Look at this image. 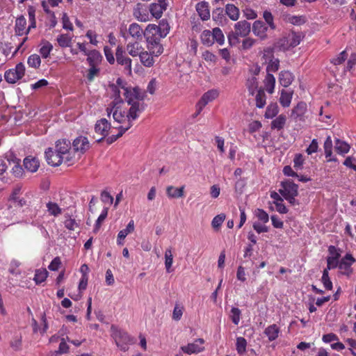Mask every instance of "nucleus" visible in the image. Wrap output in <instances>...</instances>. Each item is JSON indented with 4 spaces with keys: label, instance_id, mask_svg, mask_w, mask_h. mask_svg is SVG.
<instances>
[{
    "label": "nucleus",
    "instance_id": "f257e3e1",
    "mask_svg": "<svg viewBox=\"0 0 356 356\" xmlns=\"http://www.w3.org/2000/svg\"><path fill=\"white\" fill-rule=\"evenodd\" d=\"M124 89V96L125 100L129 105L131 106L128 114V121L134 120L138 118V112H141L144 110V104H140L137 100H143L145 99V93H141L138 87L135 88H126L122 86Z\"/></svg>",
    "mask_w": 356,
    "mask_h": 356
},
{
    "label": "nucleus",
    "instance_id": "f03ea898",
    "mask_svg": "<svg viewBox=\"0 0 356 356\" xmlns=\"http://www.w3.org/2000/svg\"><path fill=\"white\" fill-rule=\"evenodd\" d=\"M155 29V24H148L144 31V37L146 39L147 49L151 54L159 56L163 51V47L160 43L163 36H160V33Z\"/></svg>",
    "mask_w": 356,
    "mask_h": 356
},
{
    "label": "nucleus",
    "instance_id": "7ed1b4c3",
    "mask_svg": "<svg viewBox=\"0 0 356 356\" xmlns=\"http://www.w3.org/2000/svg\"><path fill=\"white\" fill-rule=\"evenodd\" d=\"M234 31H231L227 35L229 44L235 46L239 43L238 37L245 38L251 31V24L246 20H241L234 24Z\"/></svg>",
    "mask_w": 356,
    "mask_h": 356
},
{
    "label": "nucleus",
    "instance_id": "20e7f679",
    "mask_svg": "<svg viewBox=\"0 0 356 356\" xmlns=\"http://www.w3.org/2000/svg\"><path fill=\"white\" fill-rule=\"evenodd\" d=\"M112 331V337L118 347L122 351H127L129 349V345L134 343V339L124 331L118 330L115 325L111 327Z\"/></svg>",
    "mask_w": 356,
    "mask_h": 356
},
{
    "label": "nucleus",
    "instance_id": "39448f33",
    "mask_svg": "<svg viewBox=\"0 0 356 356\" xmlns=\"http://www.w3.org/2000/svg\"><path fill=\"white\" fill-rule=\"evenodd\" d=\"M24 73L25 66L22 63H19L15 66V68L6 70L4 78L8 83H15L24 76Z\"/></svg>",
    "mask_w": 356,
    "mask_h": 356
},
{
    "label": "nucleus",
    "instance_id": "423d86ee",
    "mask_svg": "<svg viewBox=\"0 0 356 356\" xmlns=\"http://www.w3.org/2000/svg\"><path fill=\"white\" fill-rule=\"evenodd\" d=\"M307 113V106L304 102H299L291 111V118L296 122H305Z\"/></svg>",
    "mask_w": 356,
    "mask_h": 356
},
{
    "label": "nucleus",
    "instance_id": "0eeeda50",
    "mask_svg": "<svg viewBox=\"0 0 356 356\" xmlns=\"http://www.w3.org/2000/svg\"><path fill=\"white\" fill-rule=\"evenodd\" d=\"M302 40V35L300 33L292 31L289 34L288 38H283L279 41V44L283 49H289L290 47L298 46Z\"/></svg>",
    "mask_w": 356,
    "mask_h": 356
},
{
    "label": "nucleus",
    "instance_id": "6e6552de",
    "mask_svg": "<svg viewBox=\"0 0 356 356\" xmlns=\"http://www.w3.org/2000/svg\"><path fill=\"white\" fill-rule=\"evenodd\" d=\"M355 261V259L351 254H346L341 260L339 264V268L342 270V274L350 276L353 270L351 267Z\"/></svg>",
    "mask_w": 356,
    "mask_h": 356
},
{
    "label": "nucleus",
    "instance_id": "1a4fd4ad",
    "mask_svg": "<svg viewBox=\"0 0 356 356\" xmlns=\"http://www.w3.org/2000/svg\"><path fill=\"white\" fill-rule=\"evenodd\" d=\"M281 186L282 188L279 189V193L283 197L298 195V186L290 180L282 181Z\"/></svg>",
    "mask_w": 356,
    "mask_h": 356
},
{
    "label": "nucleus",
    "instance_id": "9d476101",
    "mask_svg": "<svg viewBox=\"0 0 356 356\" xmlns=\"http://www.w3.org/2000/svg\"><path fill=\"white\" fill-rule=\"evenodd\" d=\"M111 127V123L106 118H102L97 121L95 125V132L103 136V137L97 140V143H100L104 140L105 137L108 135Z\"/></svg>",
    "mask_w": 356,
    "mask_h": 356
},
{
    "label": "nucleus",
    "instance_id": "9b49d317",
    "mask_svg": "<svg viewBox=\"0 0 356 356\" xmlns=\"http://www.w3.org/2000/svg\"><path fill=\"white\" fill-rule=\"evenodd\" d=\"M268 27L261 20H256L252 24V32L254 35L258 37L261 40L268 38L267 31Z\"/></svg>",
    "mask_w": 356,
    "mask_h": 356
},
{
    "label": "nucleus",
    "instance_id": "f8f14e48",
    "mask_svg": "<svg viewBox=\"0 0 356 356\" xmlns=\"http://www.w3.org/2000/svg\"><path fill=\"white\" fill-rule=\"evenodd\" d=\"M45 158L48 164L52 166H58L63 163L62 154L55 149L53 151L52 148L49 147L45 151Z\"/></svg>",
    "mask_w": 356,
    "mask_h": 356
},
{
    "label": "nucleus",
    "instance_id": "ddd939ff",
    "mask_svg": "<svg viewBox=\"0 0 356 356\" xmlns=\"http://www.w3.org/2000/svg\"><path fill=\"white\" fill-rule=\"evenodd\" d=\"M115 57L118 64L124 66L126 70L131 72V60L125 56V51L122 47H118L115 52Z\"/></svg>",
    "mask_w": 356,
    "mask_h": 356
},
{
    "label": "nucleus",
    "instance_id": "4468645a",
    "mask_svg": "<svg viewBox=\"0 0 356 356\" xmlns=\"http://www.w3.org/2000/svg\"><path fill=\"white\" fill-rule=\"evenodd\" d=\"M90 147V143L86 137L79 136L76 138L72 143V149L74 152L83 154Z\"/></svg>",
    "mask_w": 356,
    "mask_h": 356
},
{
    "label": "nucleus",
    "instance_id": "2eb2a0df",
    "mask_svg": "<svg viewBox=\"0 0 356 356\" xmlns=\"http://www.w3.org/2000/svg\"><path fill=\"white\" fill-rule=\"evenodd\" d=\"M218 96V92L216 90H210L205 92L197 103L196 107H199V112H201L203 108L210 102L214 100Z\"/></svg>",
    "mask_w": 356,
    "mask_h": 356
},
{
    "label": "nucleus",
    "instance_id": "dca6fc26",
    "mask_svg": "<svg viewBox=\"0 0 356 356\" xmlns=\"http://www.w3.org/2000/svg\"><path fill=\"white\" fill-rule=\"evenodd\" d=\"M202 339H197L193 343H188L187 346H181V350L188 355L197 353L204 350V347L200 345L204 343Z\"/></svg>",
    "mask_w": 356,
    "mask_h": 356
},
{
    "label": "nucleus",
    "instance_id": "f3484780",
    "mask_svg": "<svg viewBox=\"0 0 356 356\" xmlns=\"http://www.w3.org/2000/svg\"><path fill=\"white\" fill-rule=\"evenodd\" d=\"M166 0H159V3H152L149 7L151 14L156 18H160L163 10H166Z\"/></svg>",
    "mask_w": 356,
    "mask_h": 356
},
{
    "label": "nucleus",
    "instance_id": "a211bd4d",
    "mask_svg": "<svg viewBox=\"0 0 356 356\" xmlns=\"http://www.w3.org/2000/svg\"><path fill=\"white\" fill-rule=\"evenodd\" d=\"M212 19L220 26L226 25L228 22L222 8H217L213 10Z\"/></svg>",
    "mask_w": 356,
    "mask_h": 356
},
{
    "label": "nucleus",
    "instance_id": "6ab92c4d",
    "mask_svg": "<svg viewBox=\"0 0 356 356\" xmlns=\"http://www.w3.org/2000/svg\"><path fill=\"white\" fill-rule=\"evenodd\" d=\"M129 35L136 40L141 41L144 36V31L141 26L137 23H132L129 25L128 29Z\"/></svg>",
    "mask_w": 356,
    "mask_h": 356
},
{
    "label": "nucleus",
    "instance_id": "aec40b11",
    "mask_svg": "<svg viewBox=\"0 0 356 356\" xmlns=\"http://www.w3.org/2000/svg\"><path fill=\"white\" fill-rule=\"evenodd\" d=\"M209 3L203 1L196 5V10L202 20H207L210 18Z\"/></svg>",
    "mask_w": 356,
    "mask_h": 356
},
{
    "label": "nucleus",
    "instance_id": "412c9836",
    "mask_svg": "<svg viewBox=\"0 0 356 356\" xmlns=\"http://www.w3.org/2000/svg\"><path fill=\"white\" fill-rule=\"evenodd\" d=\"M72 149L71 143L69 140L61 139L56 143V150L60 154H66Z\"/></svg>",
    "mask_w": 356,
    "mask_h": 356
},
{
    "label": "nucleus",
    "instance_id": "4be33fe9",
    "mask_svg": "<svg viewBox=\"0 0 356 356\" xmlns=\"http://www.w3.org/2000/svg\"><path fill=\"white\" fill-rule=\"evenodd\" d=\"M26 20L23 15L19 16L16 19L15 31L16 35H22L24 34H26Z\"/></svg>",
    "mask_w": 356,
    "mask_h": 356
},
{
    "label": "nucleus",
    "instance_id": "5701e85b",
    "mask_svg": "<svg viewBox=\"0 0 356 356\" xmlns=\"http://www.w3.org/2000/svg\"><path fill=\"white\" fill-rule=\"evenodd\" d=\"M185 186H182L179 188H175L172 186H169L166 188V193L170 198H180L184 195Z\"/></svg>",
    "mask_w": 356,
    "mask_h": 356
},
{
    "label": "nucleus",
    "instance_id": "b1692460",
    "mask_svg": "<svg viewBox=\"0 0 356 356\" xmlns=\"http://www.w3.org/2000/svg\"><path fill=\"white\" fill-rule=\"evenodd\" d=\"M40 165L38 160L35 158L27 156L24 160V166L27 170L35 172L38 170Z\"/></svg>",
    "mask_w": 356,
    "mask_h": 356
},
{
    "label": "nucleus",
    "instance_id": "393cba45",
    "mask_svg": "<svg viewBox=\"0 0 356 356\" xmlns=\"http://www.w3.org/2000/svg\"><path fill=\"white\" fill-rule=\"evenodd\" d=\"M8 161L10 163H13L14 166L12 168L13 174L17 177H19L23 174V168L20 165V159L16 158L13 155H10V158L8 159Z\"/></svg>",
    "mask_w": 356,
    "mask_h": 356
},
{
    "label": "nucleus",
    "instance_id": "a878e982",
    "mask_svg": "<svg viewBox=\"0 0 356 356\" xmlns=\"http://www.w3.org/2000/svg\"><path fill=\"white\" fill-rule=\"evenodd\" d=\"M294 79V76L289 71H282L280 73L279 81L284 87H288Z\"/></svg>",
    "mask_w": 356,
    "mask_h": 356
},
{
    "label": "nucleus",
    "instance_id": "bb28decb",
    "mask_svg": "<svg viewBox=\"0 0 356 356\" xmlns=\"http://www.w3.org/2000/svg\"><path fill=\"white\" fill-rule=\"evenodd\" d=\"M225 15H227L230 19L236 21L239 18V9L234 4L227 3L225 6Z\"/></svg>",
    "mask_w": 356,
    "mask_h": 356
},
{
    "label": "nucleus",
    "instance_id": "cd10ccee",
    "mask_svg": "<svg viewBox=\"0 0 356 356\" xmlns=\"http://www.w3.org/2000/svg\"><path fill=\"white\" fill-rule=\"evenodd\" d=\"M87 56V61L90 65L96 66L102 59L101 54L95 49L90 51Z\"/></svg>",
    "mask_w": 356,
    "mask_h": 356
},
{
    "label": "nucleus",
    "instance_id": "c85d7f7f",
    "mask_svg": "<svg viewBox=\"0 0 356 356\" xmlns=\"http://www.w3.org/2000/svg\"><path fill=\"white\" fill-rule=\"evenodd\" d=\"M156 30L160 33V36L165 38L169 33L170 25L166 19H161L159 25H156Z\"/></svg>",
    "mask_w": 356,
    "mask_h": 356
},
{
    "label": "nucleus",
    "instance_id": "c756f323",
    "mask_svg": "<svg viewBox=\"0 0 356 356\" xmlns=\"http://www.w3.org/2000/svg\"><path fill=\"white\" fill-rule=\"evenodd\" d=\"M280 332L279 327L275 324H273L266 328L264 333L270 341H274L278 337Z\"/></svg>",
    "mask_w": 356,
    "mask_h": 356
},
{
    "label": "nucleus",
    "instance_id": "7c9ffc66",
    "mask_svg": "<svg viewBox=\"0 0 356 356\" xmlns=\"http://www.w3.org/2000/svg\"><path fill=\"white\" fill-rule=\"evenodd\" d=\"M334 148L338 154H343L349 152L350 147L347 143L336 139Z\"/></svg>",
    "mask_w": 356,
    "mask_h": 356
},
{
    "label": "nucleus",
    "instance_id": "2f4dec72",
    "mask_svg": "<svg viewBox=\"0 0 356 356\" xmlns=\"http://www.w3.org/2000/svg\"><path fill=\"white\" fill-rule=\"evenodd\" d=\"M133 15L138 21L146 22L148 19V15L142 10V6L138 3L134 8Z\"/></svg>",
    "mask_w": 356,
    "mask_h": 356
},
{
    "label": "nucleus",
    "instance_id": "473e14b6",
    "mask_svg": "<svg viewBox=\"0 0 356 356\" xmlns=\"http://www.w3.org/2000/svg\"><path fill=\"white\" fill-rule=\"evenodd\" d=\"M292 95L293 92H287L284 90H282L280 98V103L281 105L284 107L289 106L291 102Z\"/></svg>",
    "mask_w": 356,
    "mask_h": 356
},
{
    "label": "nucleus",
    "instance_id": "72a5a7b5",
    "mask_svg": "<svg viewBox=\"0 0 356 356\" xmlns=\"http://www.w3.org/2000/svg\"><path fill=\"white\" fill-rule=\"evenodd\" d=\"M151 54V53L149 54L147 51L140 52L139 54L140 62L145 67H151L154 65V61Z\"/></svg>",
    "mask_w": 356,
    "mask_h": 356
},
{
    "label": "nucleus",
    "instance_id": "f704fd0d",
    "mask_svg": "<svg viewBox=\"0 0 356 356\" xmlns=\"http://www.w3.org/2000/svg\"><path fill=\"white\" fill-rule=\"evenodd\" d=\"M275 84V79L274 76L270 73H268L265 79V87L266 91L272 94L274 91Z\"/></svg>",
    "mask_w": 356,
    "mask_h": 356
},
{
    "label": "nucleus",
    "instance_id": "c9c22d12",
    "mask_svg": "<svg viewBox=\"0 0 356 356\" xmlns=\"http://www.w3.org/2000/svg\"><path fill=\"white\" fill-rule=\"evenodd\" d=\"M202 42L207 46H211L213 44L212 31L204 30L200 35Z\"/></svg>",
    "mask_w": 356,
    "mask_h": 356
},
{
    "label": "nucleus",
    "instance_id": "e433bc0d",
    "mask_svg": "<svg viewBox=\"0 0 356 356\" xmlns=\"http://www.w3.org/2000/svg\"><path fill=\"white\" fill-rule=\"evenodd\" d=\"M47 276L48 271L46 269H38L35 270L33 280L37 284H39L43 282L47 279Z\"/></svg>",
    "mask_w": 356,
    "mask_h": 356
},
{
    "label": "nucleus",
    "instance_id": "4c0bfd02",
    "mask_svg": "<svg viewBox=\"0 0 356 356\" xmlns=\"http://www.w3.org/2000/svg\"><path fill=\"white\" fill-rule=\"evenodd\" d=\"M286 116L284 115H280L277 118L273 120L271 122V128L280 130L283 129L286 123Z\"/></svg>",
    "mask_w": 356,
    "mask_h": 356
},
{
    "label": "nucleus",
    "instance_id": "58836bf2",
    "mask_svg": "<svg viewBox=\"0 0 356 356\" xmlns=\"http://www.w3.org/2000/svg\"><path fill=\"white\" fill-rule=\"evenodd\" d=\"M57 42L61 47H68L71 46L72 38L68 34H61L57 38Z\"/></svg>",
    "mask_w": 356,
    "mask_h": 356
},
{
    "label": "nucleus",
    "instance_id": "ea45409f",
    "mask_svg": "<svg viewBox=\"0 0 356 356\" xmlns=\"http://www.w3.org/2000/svg\"><path fill=\"white\" fill-rule=\"evenodd\" d=\"M246 86L251 95L254 94L255 90L257 88L258 82L257 79L254 76H252L247 79Z\"/></svg>",
    "mask_w": 356,
    "mask_h": 356
},
{
    "label": "nucleus",
    "instance_id": "a19ab883",
    "mask_svg": "<svg viewBox=\"0 0 356 356\" xmlns=\"http://www.w3.org/2000/svg\"><path fill=\"white\" fill-rule=\"evenodd\" d=\"M213 42L216 41L218 44L222 45L224 44L225 36L222 31L220 28H214L212 30Z\"/></svg>",
    "mask_w": 356,
    "mask_h": 356
},
{
    "label": "nucleus",
    "instance_id": "79ce46f5",
    "mask_svg": "<svg viewBox=\"0 0 356 356\" xmlns=\"http://www.w3.org/2000/svg\"><path fill=\"white\" fill-rule=\"evenodd\" d=\"M247 341L243 337H239L236 339V350L239 355H243L246 352Z\"/></svg>",
    "mask_w": 356,
    "mask_h": 356
},
{
    "label": "nucleus",
    "instance_id": "37998d69",
    "mask_svg": "<svg viewBox=\"0 0 356 356\" xmlns=\"http://www.w3.org/2000/svg\"><path fill=\"white\" fill-rule=\"evenodd\" d=\"M257 107L261 108L266 104V95L262 89H259L255 97Z\"/></svg>",
    "mask_w": 356,
    "mask_h": 356
},
{
    "label": "nucleus",
    "instance_id": "c03bdc74",
    "mask_svg": "<svg viewBox=\"0 0 356 356\" xmlns=\"http://www.w3.org/2000/svg\"><path fill=\"white\" fill-rule=\"evenodd\" d=\"M27 63L29 67L33 68H38L41 63V59L39 55L32 54L28 58Z\"/></svg>",
    "mask_w": 356,
    "mask_h": 356
},
{
    "label": "nucleus",
    "instance_id": "a18cd8bd",
    "mask_svg": "<svg viewBox=\"0 0 356 356\" xmlns=\"http://www.w3.org/2000/svg\"><path fill=\"white\" fill-rule=\"evenodd\" d=\"M173 261V256L172 254L171 249H167L165 252V266L167 272L170 273L172 271L171 267Z\"/></svg>",
    "mask_w": 356,
    "mask_h": 356
},
{
    "label": "nucleus",
    "instance_id": "49530a36",
    "mask_svg": "<svg viewBox=\"0 0 356 356\" xmlns=\"http://www.w3.org/2000/svg\"><path fill=\"white\" fill-rule=\"evenodd\" d=\"M47 211L49 214L57 216L62 213L61 209L56 203L49 202L47 204Z\"/></svg>",
    "mask_w": 356,
    "mask_h": 356
},
{
    "label": "nucleus",
    "instance_id": "de8ad7c7",
    "mask_svg": "<svg viewBox=\"0 0 356 356\" xmlns=\"http://www.w3.org/2000/svg\"><path fill=\"white\" fill-rule=\"evenodd\" d=\"M126 118H127V115H125V111H119V106H118L113 113V118L114 120L118 123H122Z\"/></svg>",
    "mask_w": 356,
    "mask_h": 356
},
{
    "label": "nucleus",
    "instance_id": "09e8293b",
    "mask_svg": "<svg viewBox=\"0 0 356 356\" xmlns=\"http://www.w3.org/2000/svg\"><path fill=\"white\" fill-rule=\"evenodd\" d=\"M263 17L266 24L272 30H275L276 29V25L273 21L274 17L270 11L265 10L263 13Z\"/></svg>",
    "mask_w": 356,
    "mask_h": 356
},
{
    "label": "nucleus",
    "instance_id": "8fccbe9b",
    "mask_svg": "<svg viewBox=\"0 0 356 356\" xmlns=\"http://www.w3.org/2000/svg\"><path fill=\"white\" fill-rule=\"evenodd\" d=\"M43 46L40 49V53L43 58H46L50 54V52L53 49V46L48 41L43 42Z\"/></svg>",
    "mask_w": 356,
    "mask_h": 356
},
{
    "label": "nucleus",
    "instance_id": "3c124183",
    "mask_svg": "<svg viewBox=\"0 0 356 356\" xmlns=\"http://www.w3.org/2000/svg\"><path fill=\"white\" fill-rule=\"evenodd\" d=\"M225 215L224 213H220L215 216L211 222V225L214 229H218L222 223L224 222L225 219Z\"/></svg>",
    "mask_w": 356,
    "mask_h": 356
},
{
    "label": "nucleus",
    "instance_id": "603ef678",
    "mask_svg": "<svg viewBox=\"0 0 356 356\" xmlns=\"http://www.w3.org/2000/svg\"><path fill=\"white\" fill-rule=\"evenodd\" d=\"M74 153L75 152H73V149H70L67 154H63V163L66 164L67 166L72 165L75 160Z\"/></svg>",
    "mask_w": 356,
    "mask_h": 356
},
{
    "label": "nucleus",
    "instance_id": "864d4df0",
    "mask_svg": "<svg viewBox=\"0 0 356 356\" xmlns=\"http://www.w3.org/2000/svg\"><path fill=\"white\" fill-rule=\"evenodd\" d=\"M127 49L128 51V53L133 57L139 56V48H138V43L137 41H136L134 43H129L127 45Z\"/></svg>",
    "mask_w": 356,
    "mask_h": 356
},
{
    "label": "nucleus",
    "instance_id": "5fc2aeb1",
    "mask_svg": "<svg viewBox=\"0 0 356 356\" xmlns=\"http://www.w3.org/2000/svg\"><path fill=\"white\" fill-rule=\"evenodd\" d=\"M108 214V208H104L102 211V213L98 217L96 220V223L94 228V232H97L99 229L102 222L106 219Z\"/></svg>",
    "mask_w": 356,
    "mask_h": 356
},
{
    "label": "nucleus",
    "instance_id": "6e6d98bb",
    "mask_svg": "<svg viewBox=\"0 0 356 356\" xmlns=\"http://www.w3.org/2000/svg\"><path fill=\"white\" fill-rule=\"evenodd\" d=\"M278 113V106L276 104H270L266 111L265 116L267 118H273Z\"/></svg>",
    "mask_w": 356,
    "mask_h": 356
},
{
    "label": "nucleus",
    "instance_id": "4d7b16f0",
    "mask_svg": "<svg viewBox=\"0 0 356 356\" xmlns=\"http://www.w3.org/2000/svg\"><path fill=\"white\" fill-rule=\"evenodd\" d=\"M321 281L327 290H332V283L330 279L329 273L327 270H323Z\"/></svg>",
    "mask_w": 356,
    "mask_h": 356
},
{
    "label": "nucleus",
    "instance_id": "13d9d810",
    "mask_svg": "<svg viewBox=\"0 0 356 356\" xmlns=\"http://www.w3.org/2000/svg\"><path fill=\"white\" fill-rule=\"evenodd\" d=\"M241 310L237 307L231 309L230 318L234 325H238L240 321Z\"/></svg>",
    "mask_w": 356,
    "mask_h": 356
},
{
    "label": "nucleus",
    "instance_id": "bf43d9fd",
    "mask_svg": "<svg viewBox=\"0 0 356 356\" xmlns=\"http://www.w3.org/2000/svg\"><path fill=\"white\" fill-rule=\"evenodd\" d=\"M280 66V60L277 58H273L270 60L266 70L268 73L270 72H275L278 70Z\"/></svg>",
    "mask_w": 356,
    "mask_h": 356
},
{
    "label": "nucleus",
    "instance_id": "052dcab7",
    "mask_svg": "<svg viewBox=\"0 0 356 356\" xmlns=\"http://www.w3.org/2000/svg\"><path fill=\"white\" fill-rule=\"evenodd\" d=\"M255 215L264 223L268 222L269 220L268 214L263 209H257L255 211Z\"/></svg>",
    "mask_w": 356,
    "mask_h": 356
},
{
    "label": "nucleus",
    "instance_id": "680f3d73",
    "mask_svg": "<svg viewBox=\"0 0 356 356\" xmlns=\"http://www.w3.org/2000/svg\"><path fill=\"white\" fill-rule=\"evenodd\" d=\"M340 261L339 259H334L330 257H327V268L324 270H327L328 271L329 270L334 269L337 267H339Z\"/></svg>",
    "mask_w": 356,
    "mask_h": 356
},
{
    "label": "nucleus",
    "instance_id": "e2e57ef3",
    "mask_svg": "<svg viewBox=\"0 0 356 356\" xmlns=\"http://www.w3.org/2000/svg\"><path fill=\"white\" fill-rule=\"evenodd\" d=\"M348 54L346 51H341L336 58H333L331 62L335 65H340L346 60Z\"/></svg>",
    "mask_w": 356,
    "mask_h": 356
},
{
    "label": "nucleus",
    "instance_id": "0e129e2a",
    "mask_svg": "<svg viewBox=\"0 0 356 356\" xmlns=\"http://www.w3.org/2000/svg\"><path fill=\"white\" fill-rule=\"evenodd\" d=\"M257 40L252 38H246L242 42V49L244 50H248L252 48Z\"/></svg>",
    "mask_w": 356,
    "mask_h": 356
},
{
    "label": "nucleus",
    "instance_id": "69168bd1",
    "mask_svg": "<svg viewBox=\"0 0 356 356\" xmlns=\"http://www.w3.org/2000/svg\"><path fill=\"white\" fill-rule=\"evenodd\" d=\"M104 54H105L107 61L111 65L114 64L115 59V57L113 56V53L110 47L106 46L104 48Z\"/></svg>",
    "mask_w": 356,
    "mask_h": 356
},
{
    "label": "nucleus",
    "instance_id": "338daca9",
    "mask_svg": "<svg viewBox=\"0 0 356 356\" xmlns=\"http://www.w3.org/2000/svg\"><path fill=\"white\" fill-rule=\"evenodd\" d=\"M328 252L330 254V257H332L336 259H339L341 257V253L339 249L337 248L334 245H330L328 247Z\"/></svg>",
    "mask_w": 356,
    "mask_h": 356
},
{
    "label": "nucleus",
    "instance_id": "774afa93",
    "mask_svg": "<svg viewBox=\"0 0 356 356\" xmlns=\"http://www.w3.org/2000/svg\"><path fill=\"white\" fill-rule=\"evenodd\" d=\"M304 162V159L302 154H296L293 159V167L296 170H299L302 168V165Z\"/></svg>",
    "mask_w": 356,
    "mask_h": 356
}]
</instances>
